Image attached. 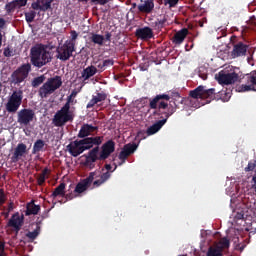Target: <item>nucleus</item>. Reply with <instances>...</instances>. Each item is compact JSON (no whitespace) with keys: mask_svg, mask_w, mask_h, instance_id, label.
I'll return each instance as SVG.
<instances>
[{"mask_svg":"<svg viewBox=\"0 0 256 256\" xmlns=\"http://www.w3.org/2000/svg\"><path fill=\"white\" fill-rule=\"evenodd\" d=\"M170 97L165 93L157 94L149 98V108L154 110V116H160L162 120L157 121L155 124L147 128V136H152L159 132L164 127L167 120L176 112L177 104H169Z\"/></svg>","mask_w":256,"mask_h":256,"instance_id":"obj_1","label":"nucleus"},{"mask_svg":"<svg viewBox=\"0 0 256 256\" xmlns=\"http://www.w3.org/2000/svg\"><path fill=\"white\" fill-rule=\"evenodd\" d=\"M101 143H103V136L86 137L68 144L67 151L72 157L77 158L84 152L93 149V147H99Z\"/></svg>","mask_w":256,"mask_h":256,"instance_id":"obj_2","label":"nucleus"},{"mask_svg":"<svg viewBox=\"0 0 256 256\" xmlns=\"http://www.w3.org/2000/svg\"><path fill=\"white\" fill-rule=\"evenodd\" d=\"M50 53L45 49L44 45L37 44L31 48L30 61L33 66L41 68L47 63L51 62Z\"/></svg>","mask_w":256,"mask_h":256,"instance_id":"obj_3","label":"nucleus"},{"mask_svg":"<svg viewBox=\"0 0 256 256\" xmlns=\"http://www.w3.org/2000/svg\"><path fill=\"white\" fill-rule=\"evenodd\" d=\"M218 94L223 96L225 94V91L217 92L215 88L206 89L205 86H202V85L190 91V97L192 99L208 100V102L218 99L217 97Z\"/></svg>","mask_w":256,"mask_h":256,"instance_id":"obj_4","label":"nucleus"},{"mask_svg":"<svg viewBox=\"0 0 256 256\" xmlns=\"http://www.w3.org/2000/svg\"><path fill=\"white\" fill-rule=\"evenodd\" d=\"M61 76L51 77L45 82L38 91L39 97L42 99L48 98L50 95L54 94L58 89L62 87Z\"/></svg>","mask_w":256,"mask_h":256,"instance_id":"obj_5","label":"nucleus"},{"mask_svg":"<svg viewBox=\"0 0 256 256\" xmlns=\"http://www.w3.org/2000/svg\"><path fill=\"white\" fill-rule=\"evenodd\" d=\"M21 104H23V90H15L8 97L5 109L8 113L15 114L19 111Z\"/></svg>","mask_w":256,"mask_h":256,"instance_id":"obj_6","label":"nucleus"},{"mask_svg":"<svg viewBox=\"0 0 256 256\" xmlns=\"http://www.w3.org/2000/svg\"><path fill=\"white\" fill-rule=\"evenodd\" d=\"M74 115L67 105H63L56 114H54L53 124L56 127L65 126L68 122H73Z\"/></svg>","mask_w":256,"mask_h":256,"instance_id":"obj_7","label":"nucleus"},{"mask_svg":"<svg viewBox=\"0 0 256 256\" xmlns=\"http://www.w3.org/2000/svg\"><path fill=\"white\" fill-rule=\"evenodd\" d=\"M230 42L233 46L231 51L232 58L246 56L247 52H249V45L247 44L246 40H239L237 36L233 35L230 38Z\"/></svg>","mask_w":256,"mask_h":256,"instance_id":"obj_8","label":"nucleus"},{"mask_svg":"<svg viewBox=\"0 0 256 256\" xmlns=\"http://www.w3.org/2000/svg\"><path fill=\"white\" fill-rule=\"evenodd\" d=\"M31 71V65L29 63L21 65L11 74V84L20 85L25 82Z\"/></svg>","mask_w":256,"mask_h":256,"instance_id":"obj_9","label":"nucleus"},{"mask_svg":"<svg viewBox=\"0 0 256 256\" xmlns=\"http://www.w3.org/2000/svg\"><path fill=\"white\" fill-rule=\"evenodd\" d=\"M35 119L36 114L34 110H32V108H22V110H19V112H17V122L22 126L27 127Z\"/></svg>","mask_w":256,"mask_h":256,"instance_id":"obj_10","label":"nucleus"},{"mask_svg":"<svg viewBox=\"0 0 256 256\" xmlns=\"http://www.w3.org/2000/svg\"><path fill=\"white\" fill-rule=\"evenodd\" d=\"M96 174H97L96 171H92L89 173L87 178H84L83 180L78 182V184L76 185V187L74 189V193L81 194V193L87 191L91 187V184L95 183V182H93V180H95V178L98 177Z\"/></svg>","mask_w":256,"mask_h":256,"instance_id":"obj_11","label":"nucleus"},{"mask_svg":"<svg viewBox=\"0 0 256 256\" xmlns=\"http://www.w3.org/2000/svg\"><path fill=\"white\" fill-rule=\"evenodd\" d=\"M245 84L238 87L239 92L256 91V72H251L243 77Z\"/></svg>","mask_w":256,"mask_h":256,"instance_id":"obj_12","label":"nucleus"},{"mask_svg":"<svg viewBox=\"0 0 256 256\" xmlns=\"http://www.w3.org/2000/svg\"><path fill=\"white\" fill-rule=\"evenodd\" d=\"M215 77L217 82L220 85H226V86L235 84L239 79V76L237 73L235 72L225 73L224 71L219 72L218 75H216Z\"/></svg>","mask_w":256,"mask_h":256,"instance_id":"obj_13","label":"nucleus"},{"mask_svg":"<svg viewBox=\"0 0 256 256\" xmlns=\"http://www.w3.org/2000/svg\"><path fill=\"white\" fill-rule=\"evenodd\" d=\"M75 51V44L72 42H64L61 47H58V59L61 61H67L73 56V52Z\"/></svg>","mask_w":256,"mask_h":256,"instance_id":"obj_14","label":"nucleus"},{"mask_svg":"<svg viewBox=\"0 0 256 256\" xmlns=\"http://www.w3.org/2000/svg\"><path fill=\"white\" fill-rule=\"evenodd\" d=\"M98 153L99 147H94L88 152V154H85V161L83 162V166L89 170L95 169V162L99 161Z\"/></svg>","mask_w":256,"mask_h":256,"instance_id":"obj_15","label":"nucleus"},{"mask_svg":"<svg viewBox=\"0 0 256 256\" xmlns=\"http://www.w3.org/2000/svg\"><path fill=\"white\" fill-rule=\"evenodd\" d=\"M115 152V142L113 140H108L101 147V152L99 153V161L107 160L110 155Z\"/></svg>","mask_w":256,"mask_h":256,"instance_id":"obj_16","label":"nucleus"},{"mask_svg":"<svg viewBox=\"0 0 256 256\" xmlns=\"http://www.w3.org/2000/svg\"><path fill=\"white\" fill-rule=\"evenodd\" d=\"M254 207H255V204H252L251 202H246L244 200L242 210L240 212L236 213L235 220H244L245 217L251 216L252 213H254V215H256V213L254 211Z\"/></svg>","mask_w":256,"mask_h":256,"instance_id":"obj_17","label":"nucleus"},{"mask_svg":"<svg viewBox=\"0 0 256 256\" xmlns=\"http://www.w3.org/2000/svg\"><path fill=\"white\" fill-rule=\"evenodd\" d=\"M25 221V216L20 213L16 212L13 214L10 218V220L7 223L8 227L14 228L16 232L21 231V227H23V223Z\"/></svg>","mask_w":256,"mask_h":256,"instance_id":"obj_18","label":"nucleus"},{"mask_svg":"<svg viewBox=\"0 0 256 256\" xmlns=\"http://www.w3.org/2000/svg\"><path fill=\"white\" fill-rule=\"evenodd\" d=\"M135 36L142 41H149L154 38V30L149 26L137 28Z\"/></svg>","mask_w":256,"mask_h":256,"instance_id":"obj_19","label":"nucleus"},{"mask_svg":"<svg viewBox=\"0 0 256 256\" xmlns=\"http://www.w3.org/2000/svg\"><path fill=\"white\" fill-rule=\"evenodd\" d=\"M105 169L107 171L100 175L99 180H94V182H93L94 188L100 187L101 185H103L106 181H108L111 178V173L114 172V170L111 171V169H112L111 164H105Z\"/></svg>","mask_w":256,"mask_h":256,"instance_id":"obj_20","label":"nucleus"},{"mask_svg":"<svg viewBox=\"0 0 256 256\" xmlns=\"http://www.w3.org/2000/svg\"><path fill=\"white\" fill-rule=\"evenodd\" d=\"M25 155H27V145L24 143H19L14 150L11 160L13 163H17L21 157Z\"/></svg>","mask_w":256,"mask_h":256,"instance_id":"obj_21","label":"nucleus"},{"mask_svg":"<svg viewBox=\"0 0 256 256\" xmlns=\"http://www.w3.org/2000/svg\"><path fill=\"white\" fill-rule=\"evenodd\" d=\"M137 9L142 14L150 15L155 10V2L154 0H146L143 4H139Z\"/></svg>","mask_w":256,"mask_h":256,"instance_id":"obj_22","label":"nucleus"},{"mask_svg":"<svg viewBox=\"0 0 256 256\" xmlns=\"http://www.w3.org/2000/svg\"><path fill=\"white\" fill-rule=\"evenodd\" d=\"M107 99V94L105 92H98L96 95L92 96V99L87 103L86 108L91 109L95 105L105 101Z\"/></svg>","mask_w":256,"mask_h":256,"instance_id":"obj_23","label":"nucleus"},{"mask_svg":"<svg viewBox=\"0 0 256 256\" xmlns=\"http://www.w3.org/2000/svg\"><path fill=\"white\" fill-rule=\"evenodd\" d=\"M98 128L89 124H84L83 126H81L79 133L77 135L78 138H89V135H91V133L95 132Z\"/></svg>","mask_w":256,"mask_h":256,"instance_id":"obj_24","label":"nucleus"},{"mask_svg":"<svg viewBox=\"0 0 256 256\" xmlns=\"http://www.w3.org/2000/svg\"><path fill=\"white\" fill-rule=\"evenodd\" d=\"M189 33V30L187 28H182L181 30L177 31L173 38H172V42L176 45H180L184 42V40L186 39L187 35Z\"/></svg>","mask_w":256,"mask_h":256,"instance_id":"obj_25","label":"nucleus"},{"mask_svg":"<svg viewBox=\"0 0 256 256\" xmlns=\"http://www.w3.org/2000/svg\"><path fill=\"white\" fill-rule=\"evenodd\" d=\"M98 70L95 66L91 65L83 69L81 77L84 81H88L91 77L95 76Z\"/></svg>","mask_w":256,"mask_h":256,"instance_id":"obj_26","label":"nucleus"},{"mask_svg":"<svg viewBox=\"0 0 256 256\" xmlns=\"http://www.w3.org/2000/svg\"><path fill=\"white\" fill-rule=\"evenodd\" d=\"M40 209H41L40 205H36L34 203V200H32L26 205L25 215L26 217H29L30 215H38Z\"/></svg>","mask_w":256,"mask_h":256,"instance_id":"obj_27","label":"nucleus"},{"mask_svg":"<svg viewBox=\"0 0 256 256\" xmlns=\"http://www.w3.org/2000/svg\"><path fill=\"white\" fill-rule=\"evenodd\" d=\"M229 247H231V241L227 237H222L214 246V248L219 250L221 253H224V251L228 250Z\"/></svg>","mask_w":256,"mask_h":256,"instance_id":"obj_28","label":"nucleus"},{"mask_svg":"<svg viewBox=\"0 0 256 256\" xmlns=\"http://www.w3.org/2000/svg\"><path fill=\"white\" fill-rule=\"evenodd\" d=\"M89 41L101 47L104 45L105 38L102 34L91 33L89 36Z\"/></svg>","mask_w":256,"mask_h":256,"instance_id":"obj_29","label":"nucleus"},{"mask_svg":"<svg viewBox=\"0 0 256 256\" xmlns=\"http://www.w3.org/2000/svg\"><path fill=\"white\" fill-rule=\"evenodd\" d=\"M40 232L41 227L37 225L33 231H27L25 237L28 239V242L32 243L39 236Z\"/></svg>","mask_w":256,"mask_h":256,"instance_id":"obj_30","label":"nucleus"},{"mask_svg":"<svg viewBox=\"0 0 256 256\" xmlns=\"http://www.w3.org/2000/svg\"><path fill=\"white\" fill-rule=\"evenodd\" d=\"M44 147H45V142L42 139H38L33 145L32 154L36 155L42 152Z\"/></svg>","mask_w":256,"mask_h":256,"instance_id":"obj_31","label":"nucleus"},{"mask_svg":"<svg viewBox=\"0 0 256 256\" xmlns=\"http://www.w3.org/2000/svg\"><path fill=\"white\" fill-rule=\"evenodd\" d=\"M65 188H66V184L64 182H61V184L56 187V189H54V192L52 194V197L56 198L58 196H65Z\"/></svg>","mask_w":256,"mask_h":256,"instance_id":"obj_32","label":"nucleus"},{"mask_svg":"<svg viewBox=\"0 0 256 256\" xmlns=\"http://www.w3.org/2000/svg\"><path fill=\"white\" fill-rule=\"evenodd\" d=\"M167 23V17L164 16L162 19H157L155 22H152L151 26L156 28L157 30H161L165 28V24Z\"/></svg>","mask_w":256,"mask_h":256,"instance_id":"obj_33","label":"nucleus"},{"mask_svg":"<svg viewBox=\"0 0 256 256\" xmlns=\"http://www.w3.org/2000/svg\"><path fill=\"white\" fill-rule=\"evenodd\" d=\"M138 147H139V145L136 143H132V144L128 143V144L124 145V148H122V149L124 151H126L129 154V156H131L136 152Z\"/></svg>","mask_w":256,"mask_h":256,"instance_id":"obj_34","label":"nucleus"},{"mask_svg":"<svg viewBox=\"0 0 256 256\" xmlns=\"http://www.w3.org/2000/svg\"><path fill=\"white\" fill-rule=\"evenodd\" d=\"M206 256H224V253L218 248H214V246H210L206 252Z\"/></svg>","mask_w":256,"mask_h":256,"instance_id":"obj_35","label":"nucleus"},{"mask_svg":"<svg viewBox=\"0 0 256 256\" xmlns=\"http://www.w3.org/2000/svg\"><path fill=\"white\" fill-rule=\"evenodd\" d=\"M45 82V76L41 75L33 79L32 81V87L38 88L40 85H42Z\"/></svg>","mask_w":256,"mask_h":256,"instance_id":"obj_36","label":"nucleus"},{"mask_svg":"<svg viewBox=\"0 0 256 256\" xmlns=\"http://www.w3.org/2000/svg\"><path fill=\"white\" fill-rule=\"evenodd\" d=\"M31 7H32V9L34 10V11H42V12H47L48 11V9H43V7H44V4H42L41 2H40V0H37L36 2H33L32 4H31Z\"/></svg>","mask_w":256,"mask_h":256,"instance_id":"obj_37","label":"nucleus"},{"mask_svg":"<svg viewBox=\"0 0 256 256\" xmlns=\"http://www.w3.org/2000/svg\"><path fill=\"white\" fill-rule=\"evenodd\" d=\"M24 16L27 23H33L36 17V12L34 10H31L29 12H25Z\"/></svg>","mask_w":256,"mask_h":256,"instance_id":"obj_38","label":"nucleus"},{"mask_svg":"<svg viewBox=\"0 0 256 256\" xmlns=\"http://www.w3.org/2000/svg\"><path fill=\"white\" fill-rule=\"evenodd\" d=\"M17 8L16 4L14 1L12 2H8L6 5H5V11L7 14H11L12 12H14Z\"/></svg>","mask_w":256,"mask_h":256,"instance_id":"obj_39","label":"nucleus"},{"mask_svg":"<svg viewBox=\"0 0 256 256\" xmlns=\"http://www.w3.org/2000/svg\"><path fill=\"white\" fill-rule=\"evenodd\" d=\"M70 36H71V40H66L65 43H71V44H74V46H75L76 40L78 39V36H79V33L76 30H71Z\"/></svg>","mask_w":256,"mask_h":256,"instance_id":"obj_40","label":"nucleus"},{"mask_svg":"<svg viewBox=\"0 0 256 256\" xmlns=\"http://www.w3.org/2000/svg\"><path fill=\"white\" fill-rule=\"evenodd\" d=\"M165 7H169V9H173L176 7L180 0H163Z\"/></svg>","mask_w":256,"mask_h":256,"instance_id":"obj_41","label":"nucleus"},{"mask_svg":"<svg viewBox=\"0 0 256 256\" xmlns=\"http://www.w3.org/2000/svg\"><path fill=\"white\" fill-rule=\"evenodd\" d=\"M39 1H40V3L42 5H44L43 6L44 10H50L51 9V5H52L54 0H39Z\"/></svg>","mask_w":256,"mask_h":256,"instance_id":"obj_42","label":"nucleus"},{"mask_svg":"<svg viewBox=\"0 0 256 256\" xmlns=\"http://www.w3.org/2000/svg\"><path fill=\"white\" fill-rule=\"evenodd\" d=\"M255 168H256V160H251L249 161L248 166L245 167V171L250 172V171H253Z\"/></svg>","mask_w":256,"mask_h":256,"instance_id":"obj_43","label":"nucleus"},{"mask_svg":"<svg viewBox=\"0 0 256 256\" xmlns=\"http://www.w3.org/2000/svg\"><path fill=\"white\" fill-rule=\"evenodd\" d=\"M128 157H130V155H129L126 151H124V150L122 149V151H121V153H120V155H119V160L122 161V164H124V163L126 162V160L128 159Z\"/></svg>","mask_w":256,"mask_h":256,"instance_id":"obj_44","label":"nucleus"},{"mask_svg":"<svg viewBox=\"0 0 256 256\" xmlns=\"http://www.w3.org/2000/svg\"><path fill=\"white\" fill-rule=\"evenodd\" d=\"M147 137H148L147 131L142 130V131H138V132H137L136 138H137L139 141H141V140H143V139H146Z\"/></svg>","mask_w":256,"mask_h":256,"instance_id":"obj_45","label":"nucleus"},{"mask_svg":"<svg viewBox=\"0 0 256 256\" xmlns=\"http://www.w3.org/2000/svg\"><path fill=\"white\" fill-rule=\"evenodd\" d=\"M205 70V68L201 67L199 68L198 71V76L203 80L206 81L208 79V74L206 72L203 73V71Z\"/></svg>","mask_w":256,"mask_h":256,"instance_id":"obj_46","label":"nucleus"},{"mask_svg":"<svg viewBox=\"0 0 256 256\" xmlns=\"http://www.w3.org/2000/svg\"><path fill=\"white\" fill-rule=\"evenodd\" d=\"M13 1L18 9H21V7H25V5H27V0H13Z\"/></svg>","mask_w":256,"mask_h":256,"instance_id":"obj_47","label":"nucleus"},{"mask_svg":"<svg viewBox=\"0 0 256 256\" xmlns=\"http://www.w3.org/2000/svg\"><path fill=\"white\" fill-rule=\"evenodd\" d=\"M168 97H170V99L172 98V99H174L175 101H177L178 99H180L181 98V95H180V93L178 92V91H172L171 92V95H168V94H166Z\"/></svg>","mask_w":256,"mask_h":256,"instance_id":"obj_48","label":"nucleus"},{"mask_svg":"<svg viewBox=\"0 0 256 256\" xmlns=\"http://www.w3.org/2000/svg\"><path fill=\"white\" fill-rule=\"evenodd\" d=\"M102 63H103L104 70H105L107 67L114 65V60L113 59H107V60H103Z\"/></svg>","mask_w":256,"mask_h":256,"instance_id":"obj_49","label":"nucleus"},{"mask_svg":"<svg viewBox=\"0 0 256 256\" xmlns=\"http://www.w3.org/2000/svg\"><path fill=\"white\" fill-rule=\"evenodd\" d=\"M73 103H74V99H73L72 95H69L67 97V100H66L64 106H67L68 109H71V104H73Z\"/></svg>","mask_w":256,"mask_h":256,"instance_id":"obj_50","label":"nucleus"},{"mask_svg":"<svg viewBox=\"0 0 256 256\" xmlns=\"http://www.w3.org/2000/svg\"><path fill=\"white\" fill-rule=\"evenodd\" d=\"M94 65L96 66V68H98L100 70V72L102 73V71L105 70V67L103 66V61H95Z\"/></svg>","mask_w":256,"mask_h":256,"instance_id":"obj_51","label":"nucleus"},{"mask_svg":"<svg viewBox=\"0 0 256 256\" xmlns=\"http://www.w3.org/2000/svg\"><path fill=\"white\" fill-rule=\"evenodd\" d=\"M46 179H47L46 176L40 174V175L38 176V179H37L38 185H39V186H42V185L45 183Z\"/></svg>","mask_w":256,"mask_h":256,"instance_id":"obj_52","label":"nucleus"},{"mask_svg":"<svg viewBox=\"0 0 256 256\" xmlns=\"http://www.w3.org/2000/svg\"><path fill=\"white\" fill-rule=\"evenodd\" d=\"M6 202V195L3 190L0 189V206L4 205Z\"/></svg>","mask_w":256,"mask_h":256,"instance_id":"obj_53","label":"nucleus"},{"mask_svg":"<svg viewBox=\"0 0 256 256\" xmlns=\"http://www.w3.org/2000/svg\"><path fill=\"white\" fill-rule=\"evenodd\" d=\"M110 0H91L94 5H106Z\"/></svg>","mask_w":256,"mask_h":256,"instance_id":"obj_54","label":"nucleus"},{"mask_svg":"<svg viewBox=\"0 0 256 256\" xmlns=\"http://www.w3.org/2000/svg\"><path fill=\"white\" fill-rule=\"evenodd\" d=\"M3 55L5 57H11L12 56V51L9 48L4 49Z\"/></svg>","mask_w":256,"mask_h":256,"instance_id":"obj_55","label":"nucleus"},{"mask_svg":"<svg viewBox=\"0 0 256 256\" xmlns=\"http://www.w3.org/2000/svg\"><path fill=\"white\" fill-rule=\"evenodd\" d=\"M111 37H112L111 32H106V34L104 36V41L111 42Z\"/></svg>","mask_w":256,"mask_h":256,"instance_id":"obj_56","label":"nucleus"},{"mask_svg":"<svg viewBox=\"0 0 256 256\" xmlns=\"http://www.w3.org/2000/svg\"><path fill=\"white\" fill-rule=\"evenodd\" d=\"M40 174L44 177H47V175L50 174V170L46 167L43 169L42 173Z\"/></svg>","mask_w":256,"mask_h":256,"instance_id":"obj_57","label":"nucleus"},{"mask_svg":"<svg viewBox=\"0 0 256 256\" xmlns=\"http://www.w3.org/2000/svg\"><path fill=\"white\" fill-rule=\"evenodd\" d=\"M6 26V20L4 18H0V29H4Z\"/></svg>","mask_w":256,"mask_h":256,"instance_id":"obj_58","label":"nucleus"},{"mask_svg":"<svg viewBox=\"0 0 256 256\" xmlns=\"http://www.w3.org/2000/svg\"><path fill=\"white\" fill-rule=\"evenodd\" d=\"M75 197H76V195L73 194V193H69V194H66V195H65L66 200H72V199L75 198Z\"/></svg>","mask_w":256,"mask_h":256,"instance_id":"obj_59","label":"nucleus"},{"mask_svg":"<svg viewBox=\"0 0 256 256\" xmlns=\"http://www.w3.org/2000/svg\"><path fill=\"white\" fill-rule=\"evenodd\" d=\"M0 256H5V246H4V244H0Z\"/></svg>","mask_w":256,"mask_h":256,"instance_id":"obj_60","label":"nucleus"},{"mask_svg":"<svg viewBox=\"0 0 256 256\" xmlns=\"http://www.w3.org/2000/svg\"><path fill=\"white\" fill-rule=\"evenodd\" d=\"M14 209V203L13 202H10L8 204V212H7V215H9V213H11V211Z\"/></svg>","mask_w":256,"mask_h":256,"instance_id":"obj_61","label":"nucleus"},{"mask_svg":"<svg viewBox=\"0 0 256 256\" xmlns=\"http://www.w3.org/2000/svg\"><path fill=\"white\" fill-rule=\"evenodd\" d=\"M253 181H254V189L256 190V171H255V175L253 176Z\"/></svg>","mask_w":256,"mask_h":256,"instance_id":"obj_62","label":"nucleus"},{"mask_svg":"<svg viewBox=\"0 0 256 256\" xmlns=\"http://www.w3.org/2000/svg\"><path fill=\"white\" fill-rule=\"evenodd\" d=\"M2 43H3V35H2V32H0V47H2Z\"/></svg>","mask_w":256,"mask_h":256,"instance_id":"obj_63","label":"nucleus"},{"mask_svg":"<svg viewBox=\"0 0 256 256\" xmlns=\"http://www.w3.org/2000/svg\"><path fill=\"white\" fill-rule=\"evenodd\" d=\"M70 96H72L73 98L77 96V92L72 91V93L70 94Z\"/></svg>","mask_w":256,"mask_h":256,"instance_id":"obj_64","label":"nucleus"}]
</instances>
